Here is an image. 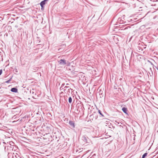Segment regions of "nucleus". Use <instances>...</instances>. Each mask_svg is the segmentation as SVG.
Wrapping results in <instances>:
<instances>
[{
  "instance_id": "nucleus-23",
  "label": "nucleus",
  "mask_w": 158,
  "mask_h": 158,
  "mask_svg": "<svg viewBox=\"0 0 158 158\" xmlns=\"http://www.w3.org/2000/svg\"><path fill=\"white\" fill-rule=\"evenodd\" d=\"M148 62L150 63H151V61H150L149 60H148Z\"/></svg>"
},
{
  "instance_id": "nucleus-9",
  "label": "nucleus",
  "mask_w": 158,
  "mask_h": 158,
  "mask_svg": "<svg viewBox=\"0 0 158 158\" xmlns=\"http://www.w3.org/2000/svg\"><path fill=\"white\" fill-rule=\"evenodd\" d=\"M39 68L37 67H34L32 68V71L34 72H36L38 70Z\"/></svg>"
},
{
  "instance_id": "nucleus-4",
  "label": "nucleus",
  "mask_w": 158,
  "mask_h": 158,
  "mask_svg": "<svg viewBox=\"0 0 158 158\" xmlns=\"http://www.w3.org/2000/svg\"><path fill=\"white\" fill-rule=\"evenodd\" d=\"M83 106V104L82 103V104L81 103L80 104H79V105H78V104L77 105V110H79V111H80V110H81L82 109V107Z\"/></svg>"
},
{
  "instance_id": "nucleus-10",
  "label": "nucleus",
  "mask_w": 158,
  "mask_h": 158,
  "mask_svg": "<svg viewBox=\"0 0 158 158\" xmlns=\"http://www.w3.org/2000/svg\"><path fill=\"white\" fill-rule=\"evenodd\" d=\"M12 77H13V76H12L10 78L9 80L5 81V82L6 83H9L11 81L12 79Z\"/></svg>"
},
{
  "instance_id": "nucleus-21",
  "label": "nucleus",
  "mask_w": 158,
  "mask_h": 158,
  "mask_svg": "<svg viewBox=\"0 0 158 158\" xmlns=\"http://www.w3.org/2000/svg\"><path fill=\"white\" fill-rule=\"evenodd\" d=\"M132 52H131V57H132Z\"/></svg>"
},
{
  "instance_id": "nucleus-5",
  "label": "nucleus",
  "mask_w": 158,
  "mask_h": 158,
  "mask_svg": "<svg viewBox=\"0 0 158 158\" xmlns=\"http://www.w3.org/2000/svg\"><path fill=\"white\" fill-rule=\"evenodd\" d=\"M69 123L72 127L73 128L75 127V123L74 121L70 120L69 121Z\"/></svg>"
},
{
  "instance_id": "nucleus-1",
  "label": "nucleus",
  "mask_w": 158,
  "mask_h": 158,
  "mask_svg": "<svg viewBox=\"0 0 158 158\" xmlns=\"http://www.w3.org/2000/svg\"><path fill=\"white\" fill-rule=\"evenodd\" d=\"M49 0H44L41 1L40 3V5L41 7V9L42 10H43L44 9V5L46 4L47 2L49 1Z\"/></svg>"
},
{
  "instance_id": "nucleus-15",
  "label": "nucleus",
  "mask_w": 158,
  "mask_h": 158,
  "mask_svg": "<svg viewBox=\"0 0 158 158\" xmlns=\"http://www.w3.org/2000/svg\"><path fill=\"white\" fill-rule=\"evenodd\" d=\"M64 88L67 89H68V90H69L70 89H71L70 88H69V86H66L64 87Z\"/></svg>"
},
{
  "instance_id": "nucleus-12",
  "label": "nucleus",
  "mask_w": 158,
  "mask_h": 158,
  "mask_svg": "<svg viewBox=\"0 0 158 158\" xmlns=\"http://www.w3.org/2000/svg\"><path fill=\"white\" fill-rule=\"evenodd\" d=\"M98 113L100 114L102 117H104V116L103 114L102 113L101 111L100 110H98Z\"/></svg>"
},
{
  "instance_id": "nucleus-20",
  "label": "nucleus",
  "mask_w": 158,
  "mask_h": 158,
  "mask_svg": "<svg viewBox=\"0 0 158 158\" xmlns=\"http://www.w3.org/2000/svg\"><path fill=\"white\" fill-rule=\"evenodd\" d=\"M15 72H18L17 69H15Z\"/></svg>"
},
{
  "instance_id": "nucleus-26",
  "label": "nucleus",
  "mask_w": 158,
  "mask_h": 158,
  "mask_svg": "<svg viewBox=\"0 0 158 158\" xmlns=\"http://www.w3.org/2000/svg\"><path fill=\"white\" fill-rule=\"evenodd\" d=\"M94 156H95V154H94Z\"/></svg>"
},
{
  "instance_id": "nucleus-27",
  "label": "nucleus",
  "mask_w": 158,
  "mask_h": 158,
  "mask_svg": "<svg viewBox=\"0 0 158 158\" xmlns=\"http://www.w3.org/2000/svg\"><path fill=\"white\" fill-rule=\"evenodd\" d=\"M94 156H95V154H94Z\"/></svg>"
},
{
  "instance_id": "nucleus-7",
  "label": "nucleus",
  "mask_w": 158,
  "mask_h": 158,
  "mask_svg": "<svg viewBox=\"0 0 158 158\" xmlns=\"http://www.w3.org/2000/svg\"><path fill=\"white\" fill-rule=\"evenodd\" d=\"M10 91L14 93H17L18 92V89L16 88H13L11 89Z\"/></svg>"
},
{
  "instance_id": "nucleus-2",
  "label": "nucleus",
  "mask_w": 158,
  "mask_h": 158,
  "mask_svg": "<svg viewBox=\"0 0 158 158\" xmlns=\"http://www.w3.org/2000/svg\"><path fill=\"white\" fill-rule=\"evenodd\" d=\"M59 64L62 65H64L66 64V60L64 59H61L58 61Z\"/></svg>"
},
{
  "instance_id": "nucleus-3",
  "label": "nucleus",
  "mask_w": 158,
  "mask_h": 158,
  "mask_svg": "<svg viewBox=\"0 0 158 158\" xmlns=\"http://www.w3.org/2000/svg\"><path fill=\"white\" fill-rule=\"evenodd\" d=\"M153 5L155 6L154 8L155 9L158 10V1H155Z\"/></svg>"
},
{
  "instance_id": "nucleus-11",
  "label": "nucleus",
  "mask_w": 158,
  "mask_h": 158,
  "mask_svg": "<svg viewBox=\"0 0 158 158\" xmlns=\"http://www.w3.org/2000/svg\"><path fill=\"white\" fill-rule=\"evenodd\" d=\"M72 98L71 97H70L68 99L69 102L70 104H71L72 103Z\"/></svg>"
},
{
  "instance_id": "nucleus-8",
  "label": "nucleus",
  "mask_w": 158,
  "mask_h": 158,
  "mask_svg": "<svg viewBox=\"0 0 158 158\" xmlns=\"http://www.w3.org/2000/svg\"><path fill=\"white\" fill-rule=\"evenodd\" d=\"M82 139L85 142H87V137H86L85 135H83L82 136Z\"/></svg>"
},
{
  "instance_id": "nucleus-25",
  "label": "nucleus",
  "mask_w": 158,
  "mask_h": 158,
  "mask_svg": "<svg viewBox=\"0 0 158 158\" xmlns=\"http://www.w3.org/2000/svg\"><path fill=\"white\" fill-rule=\"evenodd\" d=\"M150 69L151 70V71H152V70H151V68H150Z\"/></svg>"
},
{
  "instance_id": "nucleus-18",
  "label": "nucleus",
  "mask_w": 158,
  "mask_h": 158,
  "mask_svg": "<svg viewBox=\"0 0 158 158\" xmlns=\"http://www.w3.org/2000/svg\"><path fill=\"white\" fill-rule=\"evenodd\" d=\"M60 89L61 90H62L63 89V88H62V87L61 86L60 88Z\"/></svg>"
},
{
  "instance_id": "nucleus-16",
  "label": "nucleus",
  "mask_w": 158,
  "mask_h": 158,
  "mask_svg": "<svg viewBox=\"0 0 158 158\" xmlns=\"http://www.w3.org/2000/svg\"><path fill=\"white\" fill-rule=\"evenodd\" d=\"M153 68L154 69H156L158 70V68L156 66H155L153 65Z\"/></svg>"
},
{
  "instance_id": "nucleus-6",
  "label": "nucleus",
  "mask_w": 158,
  "mask_h": 158,
  "mask_svg": "<svg viewBox=\"0 0 158 158\" xmlns=\"http://www.w3.org/2000/svg\"><path fill=\"white\" fill-rule=\"evenodd\" d=\"M122 110L123 112L126 114H128L127 108L125 107H123L122 108Z\"/></svg>"
},
{
  "instance_id": "nucleus-24",
  "label": "nucleus",
  "mask_w": 158,
  "mask_h": 158,
  "mask_svg": "<svg viewBox=\"0 0 158 158\" xmlns=\"http://www.w3.org/2000/svg\"><path fill=\"white\" fill-rule=\"evenodd\" d=\"M65 89H64V92H65V91H65Z\"/></svg>"
},
{
  "instance_id": "nucleus-22",
  "label": "nucleus",
  "mask_w": 158,
  "mask_h": 158,
  "mask_svg": "<svg viewBox=\"0 0 158 158\" xmlns=\"http://www.w3.org/2000/svg\"><path fill=\"white\" fill-rule=\"evenodd\" d=\"M121 20V19L120 18H119L118 19V20H119L120 21Z\"/></svg>"
},
{
  "instance_id": "nucleus-14",
  "label": "nucleus",
  "mask_w": 158,
  "mask_h": 158,
  "mask_svg": "<svg viewBox=\"0 0 158 158\" xmlns=\"http://www.w3.org/2000/svg\"><path fill=\"white\" fill-rule=\"evenodd\" d=\"M138 51L139 52L143 51V49L142 48H141L140 47H138Z\"/></svg>"
},
{
  "instance_id": "nucleus-19",
  "label": "nucleus",
  "mask_w": 158,
  "mask_h": 158,
  "mask_svg": "<svg viewBox=\"0 0 158 158\" xmlns=\"http://www.w3.org/2000/svg\"><path fill=\"white\" fill-rule=\"evenodd\" d=\"M152 65V66L154 65V64H153L151 62V63H150Z\"/></svg>"
},
{
  "instance_id": "nucleus-17",
  "label": "nucleus",
  "mask_w": 158,
  "mask_h": 158,
  "mask_svg": "<svg viewBox=\"0 0 158 158\" xmlns=\"http://www.w3.org/2000/svg\"><path fill=\"white\" fill-rule=\"evenodd\" d=\"M2 73V69H0V76L1 75V74Z\"/></svg>"
},
{
  "instance_id": "nucleus-13",
  "label": "nucleus",
  "mask_w": 158,
  "mask_h": 158,
  "mask_svg": "<svg viewBox=\"0 0 158 158\" xmlns=\"http://www.w3.org/2000/svg\"><path fill=\"white\" fill-rule=\"evenodd\" d=\"M148 154L147 153H144L142 156V157L141 158H145L146 156H147V155Z\"/></svg>"
}]
</instances>
